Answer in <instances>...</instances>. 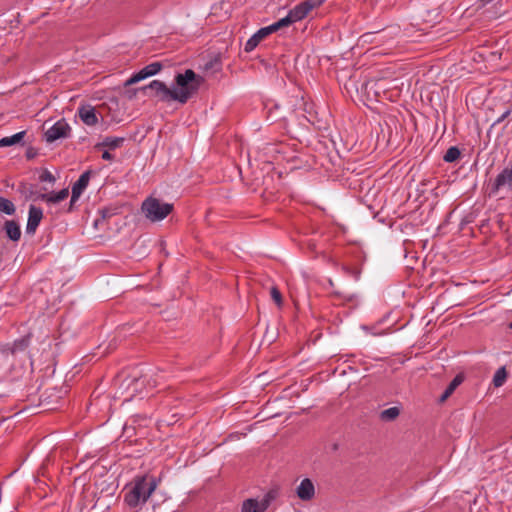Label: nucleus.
Here are the masks:
<instances>
[{"mask_svg":"<svg viewBox=\"0 0 512 512\" xmlns=\"http://www.w3.org/2000/svg\"><path fill=\"white\" fill-rule=\"evenodd\" d=\"M484 2L488 3V2H491L492 0H483Z\"/></svg>","mask_w":512,"mask_h":512,"instance_id":"7c9ffc66","label":"nucleus"},{"mask_svg":"<svg viewBox=\"0 0 512 512\" xmlns=\"http://www.w3.org/2000/svg\"><path fill=\"white\" fill-rule=\"evenodd\" d=\"M278 495L277 489H270L260 501L256 498H248L243 501L241 512H265Z\"/></svg>","mask_w":512,"mask_h":512,"instance_id":"39448f33","label":"nucleus"},{"mask_svg":"<svg viewBox=\"0 0 512 512\" xmlns=\"http://www.w3.org/2000/svg\"><path fill=\"white\" fill-rule=\"evenodd\" d=\"M125 139L123 137H105L101 143L95 145V148H99L101 146L108 147L109 149H116L122 146Z\"/></svg>","mask_w":512,"mask_h":512,"instance_id":"aec40b11","label":"nucleus"},{"mask_svg":"<svg viewBox=\"0 0 512 512\" xmlns=\"http://www.w3.org/2000/svg\"><path fill=\"white\" fill-rule=\"evenodd\" d=\"M30 338L31 335L27 334L19 339H16L11 344H6L0 350V356L5 358L12 357L13 359H15L21 356L28 355L31 360V365H33V356L30 355L29 352L27 351L28 346L30 344Z\"/></svg>","mask_w":512,"mask_h":512,"instance_id":"20e7f679","label":"nucleus"},{"mask_svg":"<svg viewBox=\"0 0 512 512\" xmlns=\"http://www.w3.org/2000/svg\"><path fill=\"white\" fill-rule=\"evenodd\" d=\"M324 0H306L289 11L290 17L295 22L303 20L314 8L320 7Z\"/></svg>","mask_w":512,"mask_h":512,"instance_id":"0eeeda50","label":"nucleus"},{"mask_svg":"<svg viewBox=\"0 0 512 512\" xmlns=\"http://www.w3.org/2000/svg\"><path fill=\"white\" fill-rule=\"evenodd\" d=\"M266 36L265 32L263 31L262 28H260L256 33H254L248 40L247 42L245 43V51L246 52H251L253 51L258 45L259 43L261 42V40H263Z\"/></svg>","mask_w":512,"mask_h":512,"instance_id":"a211bd4d","label":"nucleus"},{"mask_svg":"<svg viewBox=\"0 0 512 512\" xmlns=\"http://www.w3.org/2000/svg\"><path fill=\"white\" fill-rule=\"evenodd\" d=\"M263 31L265 32L266 36L270 35L271 33L279 30V27L277 25V22H274L273 24L263 27Z\"/></svg>","mask_w":512,"mask_h":512,"instance_id":"cd10ccee","label":"nucleus"},{"mask_svg":"<svg viewBox=\"0 0 512 512\" xmlns=\"http://www.w3.org/2000/svg\"><path fill=\"white\" fill-rule=\"evenodd\" d=\"M503 189L512 190V170L510 166L505 167L490 183L489 194L497 195Z\"/></svg>","mask_w":512,"mask_h":512,"instance_id":"423d86ee","label":"nucleus"},{"mask_svg":"<svg viewBox=\"0 0 512 512\" xmlns=\"http://www.w3.org/2000/svg\"><path fill=\"white\" fill-rule=\"evenodd\" d=\"M69 195L67 188H63L58 192L42 193L37 195L36 199H41L47 203H59L66 199Z\"/></svg>","mask_w":512,"mask_h":512,"instance_id":"2eb2a0df","label":"nucleus"},{"mask_svg":"<svg viewBox=\"0 0 512 512\" xmlns=\"http://www.w3.org/2000/svg\"><path fill=\"white\" fill-rule=\"evenodd\" d=\"M464 378L462 375L458 374L456 375L452 381L449 383V385L444 390L443 394L440 397V401H445L450 395L455 391V389L463 382Z\"/></svg>","mask_w":512,"mask_h":512,"instance_id":"6ab92c4d","label":"nucleus"},{"mask_svg":"<svg viewBox=\"0 0 512 512\" xmlns=\"http://www.w3.org/2000/svg\"><path fill=\"white\" fill-rule=\"evenodd\" d=\"M510 114V111L507 110L505 111L502 116L496 121V123H500L501 121H503L508 115Z\"/></svg>","mask_w":512,"mask_h":512,"instance_id":"c756f323","label":"nucleus"},{"mask_svg":"<svg viewBox=\"0 0 512 512\" xmlns=\"http://www.w3.org/2000/svg\"><path fill=\"white\" fill-rule=\"evenodd\" d=\"M39 180L41 182H49V183H54L56 181L55 177L53 176V174L48 171V170H44L41 175L39 176Z\"/></svg>","mask_w":512,"mask_h":512,"instance_id":"a878e982","label":"nucleus"},{"mask_svg":"<svg viewBox=\"0 0 512 512\" xmlns=\"http://www.w3.org/2000/svg\"><path fill=\"white\" fill-rule=\"evenodd\" d=\"M202 81L201 76L192 69H187L184 73L175 75L171 88L160 80L151 81L147 88L154 91L155 97L161 102L176 101L185 104L198 91Z\"/></svg>","mask_w":512,"mask_h":512,"instance_id":"f257e3e1","label":"nucleus"},{"mask_svg":"<svg viewBox=\"0 0 512 512\" xmlns=\"http://www.w3.org/2000/svg\"><path fill=\"white\" fill-rule=\"evenodd\" d=\"M160 479L149 475H137L126 485L124 503L130 508H141L156 490Z\"/></svg>","mask_w":512,"mask_h":512,"instance_id":"f03ea898","label":"nucleus"},{"mask_svg":"<svg viewBox=\"0 0 512 512\" xmlns=\"http://www.w3.org/2000/svg\"><path fill=\"white\" fill-rule=\"evenodd\" d=\"M3 230L7 238L13 242H18L21 238V228L15 220H6L3 224Z\"/></svg>","mask_w":512,"mask_h":512,"instance_id":"4468645a","label":"nucleus"},{"mask_svg":"<svg viewBox=\"0 0 512 512\" xmlns=\"http://www.w3.org/2000/svg\"><path fill=\"white\" fill-rule=\"evenodd\" d=\"M102 159L103 160H107V161H111V160H113V155L110 152H108V151H104L102 153Z\"/></svg>","mask_w":512,"mask_h":512,"instance_id":"c85d7f7f","label":"nucleus"},{"mask_svg":"<svg viewBox=\"0 0 512 512\" xmlns=\"http://www.w3.org/2000/svg\"><path fill=\"white\" fill-rule=\"evenodd\" d=\"M78 116L87 126H95L98 123V116L94 106L83 104L78 108Z\"/></svg>","mask_w":512,"mask_h":512,"instance_id":"ddd939ff","label":"nucleus"},{"mask_svg":"<svg viewBox=\"0 0 512 512\" xmlns=\"http://www.w3.org/2000/svg\"><path fill=\"white\" fill-rule=\"evenodd\" d=\"M26 135V131L17 132L11 136H6L0 139V147H8L17 144L24 145V137Z\"/></svg>","mask_w":512,"mask_h":512,"instance_id":"f3484780","label":"nucleus"},{"mask_svg":"<svg viewBox=\"0 0 512 512\" xmlns=\"http://www.w3.org/2000/svg\"><path fill=\"white\" fill-rule=\"evenodd\" d=\"M43 218V211L40 207H36L35 205H30L28 210V219L26 224V233L29 235H33L41 220Z\"/></svg>","mask_w":512,"mask_h":512,"instance_id":"9d476101","label":"nucleus"},{"mask_svg":"<svg viewBox=\"0 0 512 512\" xmlns=\"http://www.w3.org/2000/svg\"><path fill=\"white\" fill-rule=\"evenodd\" d=\"M277 25L280 28L289 26L294 23L292 18L290 17V14L288 13L285 17L281 18L280 20L276 21Z\"/></svg>","mask_w":512,"mask_h":512,"instance_id":"bb28decb","label":"nucleus"},{"mask_svg":"<svg viewBox=\"0 0 512 512\" xmlns=\"http://www.w3.org/2000/svg\"><path fill=\"white\" fill-rule=\"evenodd\" d=\"M460 154H461V152L458 147L451 146L450 148H448V150L444 154L443 160L447 163H452L460 157Z\"/></svg>","mask_w":512,"mask_h":512,"instance_id":"5701e85b","label":"nucleus"},{"mask_svg":"<svg viewBox=\"0 0 512 512\" xmlns=\"http://www.w3.org/2000/svg\"><path fill=\"white\" fill-rule=\"evenodd\" d=\"M270 295H271V298L273 299V301L277 304L278 307H281L282 306V295H281V292L279 291V289L275 286H273L271 289H270Z\"/></svg>","mask_w":512,"mask_h":512,"instance_id":"393cba45","label":"nucleus"},{"mask_svg":"<svg viewBox=\"0 0 512 512\" xmlns=\"http://www.w3.org/2000/svg\"><path fill=\"white\" fill-rule=\"evenodd\" d=\"M163 65L161 62H152L145 67H143L138 72L134 73L126 82L125 86H129L135 83H138L148 77L156 75L161 71Z\"/></svg>","mask_w":512,"mask_h":512,"instance_id":"1a4fd4ad","label":"nucleus"},{"mask_svg":"<svg viewBox=\"0 0 512 512\" xmlns=\"http://www.w3.org/2000/svg\"><path fill=\"white\" fill-rule=\"evenodd\" d=\"M91 177V171H85L80 175L78 180L72 186V195L70 200V205L72 206L74 202L80 197L83 191L87 188Z\"/></svg>","mask_w":512,"mask_h":512,"instance_id":"f8f14e48","label":"nucleus"},{"mask_svg":"<svg viewBox=\"0 0 512 512\" xmlns=\"http://www.w3.org/2000/svg\"><path fill=\"white\" fill-rule=\"evenodd\" d=\"M145 217L151 222H159L165 219L173 210V204L162 202L157 198H147L141 206Z\"/></svg>","mask_w":512,"mask_h":512,"instance_id":"7ed1b4c3","label":"nucleus"},{"mask_svg":"<svg viewBox=\"0 0 512 512\" xmlns=\"http://www.w3.org/2000/svg\"><path fill=\"white\" fill-rule=\"evenodd\" d=\"M70 126L65 119H60L55 122L49 129L46 130L44 136L48 143H52L58 139L67 138L70 133Z\"/></svg>","mask_w":512,"mask_h":512,"instance_id":"6e6552de","label":"nucleus"},{"mask_svg":"<svg viewBox=\"0 0 512 512\" xmlns=\"http://www.w3.org/2000/svg\"><path fill=\"white\" fill-rule=\"evenodd\" d=\"M145 382H146V379L144 377L133 378V379L129 380V382L126 386V389L129 393V397H127L125 399V401H130L132 399V397H134L138 394L141 395L142 388L144 387Z\"/></svg>","mask_w":512,"mask_h":512,"instance_id":"dca6fc26","label":"nucleus"},{"mask_svg":"<svg viewBox=\"0 0 512 512\" xmlns=\"http://www.w3.org/2000/svg\"><path fill=\"white\" fill-rule=\"evenodd\" d=\"M506 379H507V371H506V368L503 366L496 370V372L493 376V379H492V383H493L494 387L499 388L504 385V383L506 382Z\"/></svg>","mask_w":512,"mask_h":512,"instance_id":"412c9836","label":"nucleus"},{"mask_svg":"<svg viewBox=\"0 0 512 512\" xmlns=\"http://www.w3.org/2000/svg\"><path fill=\"white\" fill-rule=\"evenodd\" d=\"M15 211L16 208L13 202L0 196V212L6 215H13Z\"/></svg>","mask_w":512,"mask_h":512,"instance_id":"4be33fe9","label":"nucleus"},{"mask_svg":"<svg viewBox=\"0 0 512 512\" xmlns=\"http://www.w3.org/2000/svg\"><path fill=\"white\" fill-rule=\"evenodd\" d=\"M400 410L398 407H390L381 412L380 417L384 421H392L398 417Z\"/></svg>","mask_w":512,"mask_h":512,"instance_id":"b1692460","label":"nucleus"},{"mask_svg":"<svg viewBox=\"0 0 512 512\" xmlns=\"http://www.w3.org/2000/svg\"><path fill=\"white\" fill-rule=\"evenodd\" d=\"M296 495L302 501H310L315 497V485L309 478L301 480L296 488Z\"/></svg>","mask_w":512,"mask_h":512,"instance_id":"9b49d317","label":"nucleus"},{"mask_svg":"<svg viewBox=\"0 0 512 512\" xmlns=\"http://www.w3.org/2000/svg\"><path fill=\"white\" fill-rule=\"evenodd\" d=\"M509 327L512 329V322L509 324Z\"/></svg>","mask_w":512,"mask_h":512,"instance_id":"2f4dec72","label":"nucleus"}]
</instances>
